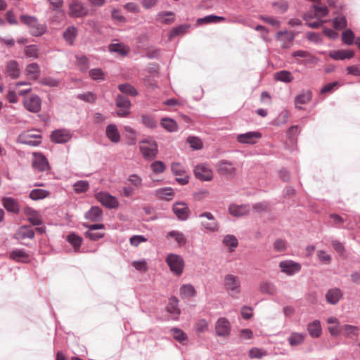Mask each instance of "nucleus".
<instances>
[{"label":"nucleus","mask_w":360,"mask_h":360,"mask_svg":"<svg viewBox=\"0 0 360 360\" xmlns=\"http://www.w3.org/2000/svg\"><path fill=\"white\" fill-rule=\"evenodd\" d=\"M157 195L162 199L170 200L173 195L172 189L169 187L162 188L157 191Z\"/></svg>","instance_id":"864d4df0"},{"label":"nucleus","mask_w":360,"mask_h":360,"mask_svg":"<svg viewBox=\"0 0 360 360\" xmlns=\"http://www.w3.org/2000/svg\"><path fill=\"white\" fill-rule=\"evenodd\" d=\"M77 64L80 66V70L86 71L88 68L89 59L83 54L76 55L75 56Z\"/></svg>","instance_id":"4d7b16f0"},{"label":"nucleus","mask_w":360,"mask_h":360,"mask_svg":"<svg viewBox=\"0 0 360 360\" xmlns=\"http://www.w3.org/2000/svg\"><path fill=\"white\" fill-rule=\"evenodd\" d=\"M274 79L276 81L289 83L293 79L292 73L288 70H281L274 75Z\"/></svg>","instance_id":"e433bc0d"},{"label":"nucleus","mask_w":360,"mask_h":360,"mask_svg":"<svg viewBox=\"0 0 360 360\" xmlns=\"http://www.w3.org/2000/svg\"><path fill=\"white\" fill-rule=\"evenodd\" d=\"M34 237V231L30 226H22L15 233L13 238L16 240L32 239Z\"/></svg>","instance_id":"6ab92c4d"},{"label":"nucleus","mask_w":360,"mask_h":360,"mask_svg":"<svg viewBox=\"0 0 360 360\" xmlns=\"http://www.w3.org/2000/svg\"><path fill=\"white\" fill-rule=\"evenodd\" d=\"M25 108L29 112L37 113L41 108V100L37 95H32L23 101Z\"/></svg>","instance_id":"1a4fd4ad"},{"label":"nucleus","mask_w":360,"mask_h":360,"mask_svg":"<svg viewBox=\"0 0 360 360\" xmlns=\"http://www.w3.org/2000/svg\"><path fill=\"white\" fill-rule=\"evenodd\" d=\"M20 18V21L29 27L32 35L39 37L46 32V26L44 24H40L36 17L22 15Z\"/></svg>","instance_id":"f03ea898"},{"label":"nucleus","mask_w":360,"mask_h":360,"mask_svg":"<svg viewBox=\"0 0 360 360\" xmlns=\"http://www.w3.org/2000/svg\"><path fill=\"white\" fill-rule=\"evenodd\" d=\"M199 218H206L210 222L202 221L200 224L205 229L210 231L215 232L219 229V224L215 219L214 215L210 212H204L198 215Z\"/></svg>","instance_id":"9b49d317"},{"label":"nucleus","mask_w":360,"mask_h":360,"mask_svg":"<svg viewBox=\"0 0 360 360\" xmlns=\"http://www.w3.org/2000/svg\"><path fill=\"white\" fill-rule=\"evenodd\" d=\"M167 238H173L179 246L184 245L186 243L185 235L179 231L172 230L168 232Z\"/></svg>","instance_id":"c9c22d12"},{"label":"nucleus","mask_w":360,"mask_h":360,"mask_svg":"<svg viewBox=\"0 0 360 360\" xmlns=\"http://www.w3.org/2000/svg\"><path fill=\"white\" fill-rule=\"evenodd\" d=\"M105 236L104 233L101 232H94L91 230H87L84 233V236L92 241H96L102 238H103Z\"/></svg>","instance_id":"0e129e2a"},{"label":"nucleus","mask_w":360,"mask_h":360,"mask_svg":"<svg viewBox=\"0 0 360 360\" xmlns=\"http://www.w3.org/2000/svg\"><path fill=\"white\" fill-rule=\"evenodd\" d=\"M148 239L143 235H134L129 238L130 245L138 247L141 243L146 242Z\"/></svg>","instance_id":"e2e57ef3"},{"label":"nucleus","mask_w":360,"mask_h":360,"mask_svg":"<svg viewBox=\"0 0 360 360\" xmlns=\"http://www.w3.org/2000/svg\"><path fill=\"white\" fill-rule=\"evenodd\" d=\"M151 169L155 174L162 173L165 170V165L163 162L157 160L150 165Z\"/></svg>","instance_id":"69168bd1"},{"label":"nucleus","mask_w":360,"mask_h":360,"mask_svg":"<svg viewBox=\"0 0 360 360\" xmlns=\"http://www.w3.org/2000/svg\"><path fill=\"white\" fill-rule=\"evenodd\" d=\"M259 290L262 293L274 295L277 292L276 286L269 282H262L259 285Z\"/></svg>","instance_id":"ea45409f"},{"label":"nucleus","mask_w":360,"mask_h":360,"mask_svg":"<svg viewBox=\"0 0 360 360\" xmlns=\"http://www.w3.org/2000/svg\"><path fill=\"white\" fill-rule=\"evenodd\" d=\"M307 330L311 337L314 338H319L321 334V323L319 320H314L307 325Z\"/></svg>","instance_id":"a878e982"},{"label":"nucleus","mask_w":360,"mask_h":360,"mask_svg":"<svg viewBox=\"0 0 360 360\" xmlns=\"http://www.w3.org/2000/svg\"><path fill=\"white\" fill-rule=\"evenodd\" d=\"M77 35V28L74 26L68 27L63 32V37L69 45H73Z\"/></svg>","instance_id":"7c9ffc66"},{"label":"nucleus","mask_w":360,"mask_h":360,"mask_svg":"<svg viewBox=\"0 0 360 360\" xmlns=\"http://www.w3.org/2000/svg\"><path fill=\"white\" fill-rule=\"evenodd\" d=\"M311 99V93L310 91H307L306 93H303L297 95L295 98V104H307Z\"/></svg>","instance_id":"603ef678"},{"label":"nucleus","mask_w":360,"mask_h":360,"mask_svg":"<svg viewBox=\"0 0 360 360\" xmlns=\"http://www.w3.org/2000/svg\"><path fill=\"white\" fill-rule=\"evenodd\" d=\"M161 125L169 132H174L178 130L176 122L172 118L163 117L161 119Z\"/></svg>","instance_id":"f704fd0d"},{"label":"nucleus","mask_w":360,"mask_h":360,"mask_svg":"<svg viewBox=\"0 0 360 360\" xmlns=\"http://www.w3.org/2000/svg\"><path fill=\"white\" fill-rule=\"evenodd\" d=\"M67 240L74 247L75 249H79L82 245V238L75 233H71L68 235Z\"/></svg>","instance_id":"c03bdc74"},{"label":"nucleus","mask_w":360,"mask_h":360,"mask_svg":"<svg viewBox=\"0 0 360 360\" xmlns=\"http://www.w3.org/2000/svg\"><path fill=\"white\" fill-rule=\"evenodd\" d=\"M116 106L121 108L117 112V115L121 117H125L129 114L131 108V101L129 99L122 94H118L115 99Z\"/></svg>","instance_id":"6e6552de"},{"label":"nucleus","mask_w":360,"mask_h":360,"mask_svg":"<svg viewBox=\"0 0 360 360\" xmlns=\"http://www.w3.org/2000/svg\"><path fill=\"white\" fill-rule=\"evenodd\" d=\"M166 262L173 274L176 276H180L182 274L184 261L180 255L170 253L166 257Z\"/></svg>","instance_id":"7ed1b4c3"},{"label":"nucleus","mask_w":360,"mask_h":360,"mask_svg":"<svg viewBox=\"0 0 360 360\" xmlns=\"http://www.w3.org/2000/svg\"><path fill=\"white\" fill-rule=\"evenodd\" d=\"M72 134L69 130L60 129L51 132V141L56 143H65L70 140Z\"/></svg>","instance_id":"dca6fc26"},{"label":"nucleus","mask_w":360,"mask_h":360,"mask_svg":"<svg viewBox=\"0 0 360 360\" xmlns=\"http://www.w3.org/2000/svg\"><path fill=\"white\" fill-rule=\"evenodd\" d=\"M262 134L259 131H248L240 134L237 136V141L241 143L253 144L254 139L261 138Z\"/></svg>","instance_id":"aec40b11"},{"label":"nucleus","mask_w":360,"mask_h":360,"mask_svg":"<svg viewBox=\"0 0 360 360\" xmlns=\"http://www.w3.org/2000/svg\"><path fill=\"white\" fill-rule=\"evenodd\" d=\"M18 142L30 146H38L41 143V140H33L30 136V131L20 134L18 138Z\"/></svg>","instance_id":"bb28decb"},{"label":"nucleus","mask_w":360,"mask_h":360,"mask_svg":"<svg viewBox=\"0 0 360 360\" xmlns=\"http://www.w3.org/2000/svg\"><path fill=\"white\" fill-rule=\"evenodd\" d=\"M9 258L16 262L27 263L30 261V255L24 249L16 248L9 253Z\"/></svg>","instance_id":"f3484780"},{"label":"nucleus","mask_w":360,"mask_h":360,"mask_svg":"<svg viewBox=\"0 0 360 360\" xmlns=\"http://www.w3.org/2000/svg\"><path fill=\"white\" fill-rule=\"evenodd\" d=\"M278 266L281 268V271L288 276H293L298 273L301 269L300 264L292 260L281 261Z\"/></svg>","instance_id":"f8f14e48"},{"label":"nucleus","mask_w":360,"mask_h":360,"mask_svg":"<svg viewBox=\"0 0 360 360\" xmlns=\"http://www.w3.org/2000/svg\"><path fill=\"white\" fill-rule=\"evenodd\" d=\"M224 286L229 295L232 297L240 292V283L238 276L227 274L224 277Z\"/></svg>","instance_id":"20e7f679"},{"label":"nucleus","mask_w":360,"mask_h":360,"mask_svg":"<svg viewBox=\"0 0 360 360\" xmlns=\"http://www.w3.org/2000/svg\"><path fill=\"white\" fill-rule=\"evenodd\" d=\"M77 97L79 100L91 103H94L96 100V96L91 91H88L84 94H79L77 95Z\"/></svg>","instance_id":"bf43d9fd"},{"label":"nucleus","mask_w":360,"mask_h":360,"mask_svg":"<svg viewBox=\"0 0 360 360\" xmlns=\"http://www.w3.org/2000/svg\"><path fill=\"white\" fill-rule=\"evenodd\" d=\"M171 170L174 176H182L186 173L184 167L179 162H173L171 166Z\"/></svg>","instance_id":"052dcab7"},{"label":"nucleus","mask_w":360,"mask_h":360,"mask_svg":"<svg viewBox=\"0 0 360 360\" xmlns=\"http://www.w3.org/2000/svg\"><path fill=\"white\" fill-rule=\"evenodd\" d=\"M342 296L340 288H334L328 290L326 294V300L330 304H336Z\"/></svg>","instance_id":"5701e85b"},{"label":"nucleus","mask_w":360,"mask_h":360,"mask_svg":"<svg viewBox=\"0 0 360 360\" xmlns=\"http://www.w3.org/2000/svg\"><path fill=\"white\" fill-rule=\"evenodd\" d=\"M73 188L77 193H84L89 189V183L88 181L79 180L73 184Z\"/></svg>","instance_id":"a18cd8bd"},{"label":"nucleus","mask_w":360,"mask_h":360,"mask_svg":"<svg viewBox=\"0 0 360 360\" xmlns=\"http://www.w3.org/2000/svg\"><path fill=\"white\" fill-rule=\"evenodd\" d=\"M182 297H193L195 295V288L191 284H184L180 288Z\"/></svg>","instance_id":"79ce46f5"},{"label":"nucleus","mask_w":360,"mask_h":360,"mask_svg":"<svg viewBox=\"0 0 360 360\" xmlns=\"http://www.w3.org/2000/svg\"><path fill=\"white\" fill-rule=\"evenodd\" d=\"M276 38L278 40L291 43L295 39V35L293 33L289 32L286 30L280 31L277 33Z\"/></svg>","instance_id":"8fccbe9b"},{"label":"nucleus","mask_w":360,"mask_h":360,"mask_svg":"<svg viewBox=\"0 0 360 360\" xmlns=\"http://www.w3.org/2000/svg\"><path fill=\"white\" fill-rule=\"evenodd\" d=\"M355 35L351 29H347L342 33V41L345 44L352 45L354 42Z\"/></svg>","instance_id":"37998d69"},{"label":"nucleus","mask_w":360,"mask_h":360,"mask_svg":"<svg viewBox=\"0 0 360 360\" xmlns=\"http://www.w3.org/2000/svg\"><path fill=\"white\" fill-rule=\"evenodd\" d=\"M224 243L233 251L238 246V240L233 235H226L224 238Z\"/></svg>","instance_id":"3c124183"},{"label":"nucleus","mask_w":360,"mask_h":360,"mask_svg":"<svg viewBox=\"0 0 360 360\" xmlns=\"http://www.w3.org/2000/svg\"><path fill=\"white\" fill-rule=\"evenodd\" d=\"M354 52L352 50L345 51V50H337L330 51L329 56L335 60H343L345 59H349L353 58Z\"/></svg>","instance_id":"b1692460"},{"label":"nucleus","mask_w":360,"mask_h":360,"mask_svg":"<svg viewBox=\"0 0 360 360\" xmlns=\"http://www.w3.org/2000/svg\"><path fill=\"white\" fill-rule=\"evenodd\" d=\"M96 199L103 206L109 209H115L119 206L117 199L106 192H98L95 195Z\"/></svg>","instance_id":"423d86ee"},{"label":"nucleus","mask_w":360,"mask_h":360,"mask_svg":"<svg viewBox=\"0 0 360 360\" xmlns=\"http://www.w3.org/2000/svg\"><path fill=\"white\" fill-rule=\"evenodd\" d=\"M139 149L143 157L149 161L154 160L158 153L157 142L152 137H147L139 141Z\"/></svg>","instance_id":"f257e3e1"},{"label":"nucleus","mask_w":360,"mask_h":360,"mask_svg":"<svg viewBox=\"0 0 360 360\" xmlns=\"http://www.w3.org/2000/svg\"><path fill=\"white\" fill-rule=\"evenodd\" d=\"M172 210L179 221H186L189 217L190 210L185 202H177L174 203Z\"/></svg>","instance_id":"4468645a"},{"label":"nucleus","mask_w":360,"mask_h":360,"mask_svg":"<svg viewBox=\"0 0 360 360\" xmlns=\"http://www.w3.org/2000/svg\"><path fill=\"white\" fill-rule=\"evenodd\" d=\"M190 27V24H181L173 27L169 33V39H171L178 35L186 34Z\"/></svg>","instance_id":"c756f323"},{"label":"nucleus","mask_w":360,"mask_h":360,"mask_svg":"<svg viewBox=\"0 0 360 360\" xmlns=\"http://www.w3.org/2000/svg\"><path fill=\"white\" fill-rule=\"evenodd\" d=\"M187 141L190 146L194 150H200L203 146L202 141L195 136H189L187 139Z\"/></svg>","instance_id":"13d9d810"},{"label":"nucleus","mask_w":360,"mask_h":360,"mask_svg":"<svg viewBox=\"0 0 360 360\" xmlns=\"http://www.w3.org/2000/svg\"><path fill=\"white\" fill-rule=\"evenodd\" d=\"M229 212L230 214L238 217L246 214L248 212V210L245 205H237L231 204L229 207Z\"/></svg>","instance_id":"c85d7f7f"},{"label":"nucleus","mask_w":360,"mask_h":360,"mask_svg":"<svg viewBox=\"0 0 360 360\" xmlns=\"http://www.w3.org/2000/svg\"><path fill=\"white\" fill-rule=\"evenodd\" d=\"M88 14L84 4L79 0H73L69 4V15L72 18H82Z\"/></svg>","instance_id":"39448f33"},{"label":"nucleus","mask_w":360,"mask_h":360,"mask_svg":"<svg viewBox=\"0 0 360 360\" xmlns=\"http://www.w3.org/2000/svg\"><path fill=\"white\" fill-rule=\"evenodd\" d=\"M195 176L202 181H208L212 179L213 173L207 164H199L194 168Z\"/></svg>","instance_id":"0eeeda50"},{"label":"nucleus","mask_w":360,"mask_h":360,"mask_svg":"<svg viewBox=\"0 0 360 360\" xmlns=\"http://www.w3.org/2000/svg\"><path fill=\"white\" fill-rule=\"evenodd\" d=\"M32 166L39 172H45L49 169L47 158L40 153H33Z\"/></svg>","instance_id":"2eb2a0df"},{"label":"nucleus","mask_w":360,"mask_h":360,"mask_svg":"<svg viewBox=\"0 0 360 360\" xmlns=\"http://www.w3.org/2000/svg\"><path fill=\"white\" fill-rule=\"evenodd\" d=\"M142 124L147 128L155 129L158 126V122L155 118L148 114H143L141 115Z\"/></svg>","instance_id":"a19ab883"},{"label":"nucleus","mask_w":360,"mask_h":360,"mask_svg":"<svg viewBox=\"0 0 360 360\" xmlns=\"http://www.w3.org/2000/svg\"><path fill=\"white\" fill-rule=\"evenodd\" d=\"M2 204L8 212L18 214L20 211L18 201L12 197L3 198Z\"/></svg>","instance_id":"a211bd4d"},{"label":"nucleus","mask_w":360,"mask_h":360,"mask_svg":"<svg viewBox=\"0 0 360 360\" xmlns=\"http://www.w3.org/2000/svg\"><path fill=\"white\" fill-rule=\"evenodd\" d=\"M131 265L140 272H146L148 270V264L145 259L133 261Z\"/></svg>","instance_id":"5fc2aeb1"},{"label":"nucleus","mask_w":360,"mask_h":360,"mask_svg":"<svg viewBox=\"0 0 360 360\" xmlns=\"http://www.w3.org/2000/svg\"><path fill=\"white\" fill-rule=\"evenodd\" d=\"M208 328V323L204 319H200L195 326V331L198 333H202L205 332Z\"/></svg>","instance_id":"774afa93"},{"label":"nucleus","mask_w":360,"mask_h":360,"mask_svg":"<svg viewBox=\"0 0 360 360\" xmlns=\"http://www.w3.org/2000/svg\"><path fill=\"white\" fill-rule=\"evenodd\" d=\"M179 300L176 297H172L169 300V304L167 307V310L171 314H179L180 310L178 307Z\"/></svg>","instance_id":"09e8293b"},{"label":"nucleus","mask_w":360,"mask_h":360,"mask_svg":"<svg viewBox=\"0 0 360 360\" xmlns=\"http://www.w3.org/2000/svg\"><path fill=\"white\" fill-rule=\"evenodd\" d=\"M317 257L320 262L325 264H330L332 259L331 256L323 250H319L317 252Z\"/></svg>","instance_id":"338daca9"},{"label":"nucleus","mask_w":360,"mask_h":360,"mask_svg":"<svg viewBox=\"0 0 360 360\" xmlns=\"http://www.w3.org/2000/svg\"><path fill=\"white\" fill-rule=\"evenodd\" d=\"M118 89L124 94L129 96H136L139 94L138 91L134 86L129 83L120 84L118 85Z\"/></svg>","instance_id":"473e14b6"},{"label":"nucleus","mask_w":360,"mask_h":360,"mask_svg":"<svg viewBox=\"0 0 360 360\" xmlns=\"http://www.w3.org/2000/svg\"><path fill=\"white\" fill-rule=\"evenodd\" d=\"M85 218L91 221H99L103 219V211L98 206H92L84 215Z\"/></svg>","instance_id":"4be33fe9"},{"label":"nucleus","mask_w":360,"mask_h":360,"mask_svg":"<svg viewBox=\"0 0 360 360\" xmlns=\"http://www.w3.org/2000/svg\"><path fill=\"white\" fill-rule=\"evenodd\" d=\"M108 50L112 53H117L122 56H126L129 53V48L122 43L110 44Z\"/></svg>","instance_id":"cd10ccee"},{"label":"nucleus","mask_w":360,"mask_h":360,"mask_svg":"<svg viewBox=\"0 0 360 360\" xmlns=\"http://www.w3.org/2000/svg\"><path fill=\"white\" fill-rule=\"evenodd\" d=\"M6 74L11 79H17L20 76V69L18 64L15 60H10L6 65Z\"/></svg>","instance_id":"393cba45"},{"label":"nucleus","mask_w":360,"mask_h":360,"mask_svg":"<svg viewBox=\"0 0 360 360\" xmlns=\"http://www.w3.org/2000/svg\"><path fill=\"white\" fill-rule=\"evenodd\" d=\"M161 50L158 48L152 47L146 50V56L149 59H158L160 57Z\"/></svg>","instance_id":"680f3d73"},{"label":"nucleus","mask_w":360,"mask_h":360,"mask_svg":"<svg viewBox=\"0 0 360 360\" xmlns=\"http://www.w3.org/2000/svg\"><path fill=\"white\" fill-rule=\"evenodd\" d=\"M49 195L50 192L47 190L34 188L30 191L29 197L32 200H39L47 198Z\"/></svg>","instance_id":"2f4dec72"},{"label":"nucleus","mask_w":360,"mask_h":360,"mask_svg":"<svg viewBox=\"0 0 360 360\" xmlns=\"http://www.w3.org/2000/svg\"><path fill=\"white\" fill-rule=\"evenodd\" d=\"M216 333L219 337H228L231 332V323L226 318H219L215 323Z\"/></svg>","instance_id":"ddd939ff"},{"label":"nucleus","mask_w":360,"mask_h":360,"mask_svg":"<svg viewBox=\"0 0 360 360\" xmlns=\"http://www.w3.org/2000/svg\"><path fill=\"white\" fill-rule=\"evenodd\" d=\"M333 25L336 30H342L347 27V20L344 15H338L333 19Z\"/></svg>","instance_id":"49530a36"},{"label":"nucleus","mask_w":360,"mask_h":360,"mask_svg":"<svg viewBox=\"0 0 360 360\" xmlns=\"http://www.w3.org/2000/svg\"><path fill=\"white\" fill-rule=\"evenodd\" d=\"M26 73L33 79H37L40 76L39 66L36 63L27 65L26 68Z\"/></svg>","instance_id":"58836bf2"},{"label":"nucleus","mask_w":360,"mask_h":360,"mask_svg":"<svg viewBox=\"0 0 360 360\" xmlns=\"http://www.w3.org/2000/svg\"><path fill=\"white\" fill-rule=\"evenodd\" d=\"M105 136L114 143H117L120 141V134L115 124L112 123L106 126Z\"/></svg>","instance_id":"412c9836"},{"label":"nucleus","mask_w":360,"mask_h":360,"mask_svg":"<svg viewBox=\"0 0 360 360\" xmlns=\"http://www.w3.org/2000/svg\"><path fill=\"white\" fill-rule=\"evenodd\" d=\"M226 18L223 16H219L216 15H209L207 16H205L201 18H198L197 20V22L198 24L200 23H205V24H210V23H218L222 21H225Z\"/></svg>","instance_id":"72a5a7b5"},{"label":"nucleus","mask_w":360,"mask_h":360,"mask_svg":"<svg viewBox=\"0 0 360 360\" xmlns=\"http://www.w3.org/2000/svg\"><path fill=\"white\" fill-rule=\"evenodd\" d=\"M215 167L220 174L233 177L236 173V168L233 167V163L226 160H221L217 162Z\"/></svg>","instance_id":"9d476101"},{"label":"nucleus","mask_w":360,"mask_h":360,"mask_svg":"<svg viewBox=\"0 0 360 360\" xmlns=\"http://www.w3.org/2000/svg\"><path fill=\"white\" fill-rule=\"evenodd\" d=\"M90 77L95 81L104 80V73L101 68H93L89 70Z\"/></svg>","instance_id":"6e6d98bb"},{"label":"nucleus","mask_w":360,"mask_h":360,"mask_svg":"<svg viewBox=\"0 0 360 360\" xmlns=\"http://www.w3.org/2000/svg\"><path fill=\"white\" fill-rule=\"evenodd\" d=\"M170 333L172 335L174 339L179 342H181L187 339L186 334L179 328H172Z\"/></svg>","instance_id":"de8ad7c7"},{"label":"nucleus","mask_w":360,"mask_h":360,"mask_svg":"<svg viewBox=\"0 0 360 360\" xmlns=\"http://www.w3.org/2000/svg\"><path fill=\"white\" fill-rule=\"evenodd\" d=\"M306 335L299 333H292L288 338V342L290 346L295 347L301 345L305 338Z\"/></svg>","instance_id":"4c0bfd02"}]
</instances>
